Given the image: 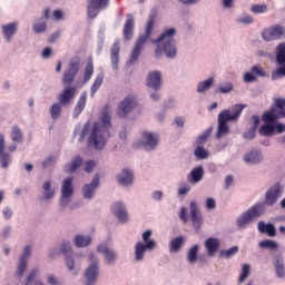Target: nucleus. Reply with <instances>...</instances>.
I'll return each instance as SVG.
<instances>
[{
	"mask_svg": "<svg viewBox=\"0 0 285 285\" xmlns=\"http://www.w3.org/2000/svg\"><path fill=\"white\" fill-rule=\"evenodd\" d=\"M79 70H81V58L75 56L69 60L67 69L63 71L61 78L63 89L58 95V101L62 104V106H70V102L75 101V97H77V86L72 83H75Z\"/></svg>",
	"mask_w": 285,
	"mask_h": 285,
	"instance_id": "obj_1",
	"label": "nucleus"
},
{
	"mask_svg": "<svg viewBox=\"0 0 285 285\" xmlns=\"http://www.w3.org/2000/svg\"><path fill=\"white\" fill-rule=\"evenodd\" d=\"M110 128H112V116H110V108L104 107L99 122H95L91 132L87 140L88 148L95 150H104L107 138L110 137Z\"/></svg>",
	"mask_w": 285,
	"mask_h": 285,
	"instance_id": "obj_2",
	"label": "nucleus"
},
{
	"mask_svg": "<svg viewBox=\"0 0 285 285\" xmlns=\"http://www.w3.org/2000/svg\"><path fill=\"white\" fill-rule=\"evenodd\" d=\"M175 35H177V29L169 28L151 41V43H156L154 51L155 59L159 60L164 55L167 59H177V41L174 38Z\"/></svg>",
	"mask_w": 285,
	"mask_h": 285,
	"instance_id": "obj_3",
	"label": "nucleus"
},
{
	"mask_svg": "<svg viewBox=\"0 0 285 285\" xmlns=\"http://www.w3.org/2000/svg\"><path fill=\"white\" fill-rule=\"evenodd\" d=\"M244 108H246V105H234L232 109H224L219 112L216 139L230 135L228 121H238L242 112H244Z\"/></svg>",
	"mask_w": 285,
	"mask_h": 285,
	"instance_id": "obj_4",
	"label": "nucleus"
},
{
	"mask_svg": "<svg viewBox=\"0 0 285 285\" xmlns=\"http://www.w3.org/2000/svg\"><path fill=\"white\" fill-rule=\"evenodd\" d=\"M142 242H137L134 246V261L141 264L146 259L147 253H153L157 248V240L153 238L151 229H147L141 235Z\"/></svg>",
	"mask_w": 285,
	"mask_h": 285,
	"instance_id": "obj_5",
	"label": "nucleus"
},
{
	"mask_svg": "<svg viewBox=\"0 0 285 285\" xmlns=\"http://www.w3.org/2000/svg\"><path fill=\"white\" fill-rule=\"evenodd\" d=\"M88 266L85 269V285H96L99 279V256L95 253H89L87 255Z\"/></svg>",
	"mask_w": 285,
	"mask_h": 285,
	"instance_id": "obj_6",
	"label": "nucleus"
},
{
	"mask_svg": "<svg viewBox=\"0 0 285 285\" xmlns=\"http://www.w3.org/2000/svg\"><path fill=\"white\" fill-rule=\"evenodd\" d=\"M279 119H285V98H274L271 109L263 114L265 124H275Z\"/></svg>",
	"mask_w": 285,
	"mask_h": 285,
	"instance_id": "obj_7",
	"label": "nucleus"
},
{
	"mask_svg": "<svg viewBox=\"0 0 285 285\" xmlns=\"http://www.w3.org/2000/svg\"><path fill=\"white\" fill-rule=\"evenodd\" d=\"M266 213V206L263 203H257L250 208H248L245 213H243L236 220L238 228H246L249 222L253 219H257L262 217Z\"/></svg>",
	"mask_w": 285,
	"mask_h": 285,
	"instance_id": "obj_8",
	"label": "nucleus"
},
{
	"mask_svg": "<svg viewBox=\"0 0 285 285\" xmlns=\"http://www.w3.org/2000/svg\"><path fill=\"white\" fill-rule=\"evenodd\" d=\"M72 181H75L73 177H68L62 180L61 196L59 200V206L62 212L66 210L68 206H70V199H72V195H75V187H72Z\"/></svg>",
	"mask_w": 285,
	"mask_h": 285,
	"instance_id": "obj_9",
	"label": "nucleus"
},
{
	"mask_svg": "<svg viewBox=\"0 0 285 285\" xmlns=\"http://www.w3.org/2000/svg\"><path fill=\"white\" fill-rule=\"evenodd\" d=\"M276 63L279 67L277 70L272 72V81H277L279 77H285V43L281 42L275 49Z\"/></svg>",
	"mask_w": 285,
	"mask_h": 285,
	"instance_id": "obj_10",
	"label": "nucleus"
},
{
	"mask_svg": "<svg viewBox=\"0 0 285 285\" xmlns=\"http://www.w3.org/2000/svg\"><path fill=\"white\" fill-rule=\"evenodd\" d=\"M282 195H284V187L282 183H275L267 189L265 194V204L263 205L269 207L275 206V204L279 202V197H282Z\"/></svg>",
	"mask_w": 285,
	"mask_h": 285,
	"instance_id": "obj_11",
	"label": "nucleus"
},
{
	"mask_svg": "<svg viewBox=\"0 0 285 285\" xmlns=\"http://www.w3.org/2000/svg\"><path fill=\"white\" fill-rule=\"evenodd\" d=\"M140 146L146 150V153L157 150V146H159V134L153 131H142Z\"/></svg>",
	"mask_w": 285,
	"mask_h": 285,
	"instance_id": "obj_12",
	"label": "nucleus"
},
{
	"mask_svg": "<svg viewBox=\"0 0 285 285\" xmlns=\"http://www.w3.org/2000/svg\"><path fill=\"white\" fill-rule=\"evenodd\" d=\"M97 253L104 255V262L106 266H115L119 261V253L108 247L106 243H101L100 245L97 246Z\"/></svg>",
	"mask_w": 285,
	"mask_h": 285,
	"instance_id": "obj_13",
	"label": "nucleus"
},
{
	"mask_svg": "<svg viewBox=\"0 0 285 285\" xmlns=\"http://www.w3.org/2000/svg\"><path fill=\"white\" fill-rule=\"evenodd\" d=\"M116 181L122 188H130V186L135 185V170H132L130 167H124L116 175Z\"/></svg>",
	"mask_w": 285,
	"mask_h": 285,
	"instance_id": "obj_14",
	"label": "nucleus"
},
{
	"mask_svg": "<svg viewBox=\"0 0 285 285\" xmlns=\"http://www.w3.org/2000/svg\"><path fill=\"white\" fill-rule=\"evenodd\" d=\"M189 215L193 228H195V230H199L204 225V216L202 215L199 205H197V202L195 200L189 203Z\"/></svg>",
	"mask_w": 285,
	"mask_h": 285,
	"instance_id": "obj_15",
	"label": "nucleus"
},
{
	"mask_svg": "<svg viewBox=\"0 0 285 285\" xmlns=\"http://www.w3.org/2000/svg\"><path fill=\"white\" fill-rule=\"evenodd\" d=\"M262 37L264 41H277L285 37V27L281 24H274L269 28H266L262 31Z\"/></svg>",
	"mask_w": 285,
	"mask_h": 285,
	"instance_id": "obj_16",
	"label": "nucleus"
},
{
	"mask_svg": "<svg viewBox=\"0 0 285 285\" xmlns=\"http://www.w3.org/2000/svg\"><path fill=\"white\" fill-rule=\"evenodd\" d=\"M2 39L7 43H12L14 36L19 32V21L7 22L0 26Z\"/></svg>",
	"mask_w": 285,
	"mask_h": 285,
	"instance_id": "obj_17",
	"label": "nucleus"
},
{
	"mask_svg": "<svg viewBox=\"0 0 285 285\" xmlns=\"http://www.w3.org/2000/svg\"><path fill=\"white\" fill-rule=\"evenodd\" d=\"M101 178L99 174H96L89 184H85L82 187V197L88 202L95 199V195L97 193V188L100 186Z\"/></svg>",
	"mask_w": 285,
	"mask_h": 285,
	"instance_id": "obj_18",
	"label": "nucleus"
},
{
	"mask_svg": "<svg viewBox=\"0 0 285 285\" xmlns=\"http://www.w3.org/2000/svg\"><path fill=\"white\" fill-rule=\"evenodd\" d=\"M257 77H261L262 79H266V77H268L266 70H264L259 65L253 66L250 71L245 72L243 81L245 83H255V81H257Z\"/></svg>",
	"mask_w": 285,
	"mask_h": 285,
	"instance_id": "obj_19",
	"label": "nucleus"
},
{
	"mask_svg": "<svg viewBox=\"0 0 285 285\" xmlns=\"http://www.w3.org/2000/svg\"><path fill=\"white\" fill-rule=\"evenodd\" d=\"M111 212L120 224H128L130 217L126 204L124 202H116L111 205Z\"/></svg>",
	"mask_w": 285,
	"mask_h": 285,
	"instance_id": "obj_20",
	"label": "nucleus"
},
{
	"mask_svg": "<svg viewBox=\"0 0 285 285\" xmlns=\"http://www.w3.org/2000/svg\"><path fill=\"white\" fill-rule=\"evenodd\" d=\"M137 108V100L132 97H127L118 105V117H121L125 119V117H128L131 111Z\"/></svg>",
	"mask_w": 285,
	"mask_h": 285,
	"instance_id": "obj_21",
	"label": "nucleus"
},
{
	"mask_svg": "<svg viewBox=\"0 0 285 285\" xmlns=\"http://www.w3.org/2000/svg\"><path fill=\"white\" fill-rule=\"evenodd\" d=\"M108 8V0H89L87 12L89 19H97L101 10Z\"/></svg>",
	"mask_w": 285,
	"mask_h": 285,
	"instance_id": "obj_22",
	"label": "nucleus"
},
{
	"mask_svg": "<svg viewBox=\"0 0 285 285\" xmlns=\"http://www.w3.org/2000/svg\"><path fill=\"white\" fill-rule=\"evenodd\" d=\"M12 164V156L10 153L6 151V136L0 134V168L8 170Z\"/></svg>",
	"mask_w": 285,
	"mask_h": 285,
	"instance_id": "obj_23",
	"label": "nucleus"
},
{
	"mask_svg": "<svg viewBox=\"0 0 285 285\" xmlns=\"http://www.w3.org/2000/svg\"><path fill=\"white\" fill-rule=\"evenodd\" d=\"M146 86L147 88H150V90H154L155 92H159L163 86L161 71L159 70L150 71L147 75Z\"/></svg>",
	"mask_w": 285,
	"mask_h": 285,
	"instance_id": "obj_24",
	"label": "nucleus"
},
{
	"mask_svg": "<svg viewBox=\"0 0 285 285\" xmlns=\"http://www.w3.org/2000/svg\"><path fill=\"white\" fill-rule=\"evenodd\" d=\"M243 160L249 166H259L264 161V154L259 149H252L243 156Z\"/></svg>",
	"mask_w": 285,
	"mask_h": 285,
	"instance_id": "obj_25",
	"label": "nucleus"
},
{
	"mask_svg": "<svg viewBox=\"0 0 285 285\" xmlns=\"http://www.w3.org/2000/svg\"><path fill=\"white\" fill-rule=\"evenodd\" d=\"M121 50V45L119 40H115V42L110 47V61L112 70H119V52Z\"/></svg>",
	"mask_w": 285,
	"mask_h": 285,
	"instance_id": "obj_26",
	"label": "nucleus"
},
{
	"mask_svg": "<svg viewBox=\"0 0 285 285\" xmlns=\"http://www.w3.org/2000/svg\"><path fill=\"white\" fill-rule=\"evenodd\" d=\"M135 32V18L132 14H127V20L125 21L122 35L126 41L132 40V35Z\"/></svg>",
	"mask_w": 285,
	"mask_h": 285,
	"instance_id": "obj_27",
	"label": "nucleus"
},
{
	"mask_svg": "<svg viewBox=\"0 0 285 285\" xmlns=\"http://www.w3.org/2000/svg\"><path fill=\"white\" fill-rule=\"evenodd\" d=\"M86 101H88V94L82 91L72 111L73 119H77V117L83 112L86 109Z\"/></svg>",
	"mask_w": 285,
	"mask_h": 285,
	"instance_id": "obj_28",
	"label": "nucleus"
},
{
	"mask_svg": "<svg viewBox=\"0 0 285 285\" xmlns=\"http://www.w3.org/2000/svg\"><path fill=\"white\" fill-rule=\"evenodd\" d=\"M92 244V236L83 235V234H76L73 236V245L76 248H88Z\"/></svg>",
	"mask_w": 285,
	"mask_h": 285,
	"instance_id": "obj_29",
	"label": "nucleus"
},
{
	"mask_svg": "<svg viewBox=\"0 0 285 285\" xmlns=\"http://www.w3.org/2000/svg\"><path fill=\"white\" fill-rule=\"evenodd\" d=\"M258 233H262L263 235H268V237H275L277 235V229L275 228V225L273 223H265L263 220H259L257 224Z\"/></svg>",
	"mask_w": 285,
	"mask_h": 285,
	"instance_id": "obj_30",
	"label": "nucleus"
},
{
	"mask_svg": "<svg viewBox=\"0 0 285 285\" xmlns=\"http://www.w3.org/2000/svg\"><path fill=\"white\" fill-rule=\"evenodd\" d=\"M204 175H205L204 166L200 165V166L193 168L188 175L189 184H194V185L199 184V181H202V179H204Z\"/></svg>",
	"mask_w": 285,
	"mask_h": 285,
	"instance_id": "obj_31",
	"label": "nucleus"
},
{
	"mask_svg": "<svg viewBox=\"0 0 285 285\" xmlns=\"http://www.w3.org/2000/svg\"><path fill=\"white\" fill-rule=\"evenodd\" d=\"M81 164H83V158H81V156H76L70 163L65 165V173H68V175L77 173V170L81 168Z\"/></svg>",
	"mask_w": 285,
	"mask_h": 285,
	"instance_id": "obj_32",
	"label": "nucleus"
},
{
	"mask_svg": "<svg viewBox=\"0 0 285 285\" xmlns=\"http://www.w3.org/2000/svg\"><path fill=\"white\" fill-rule=\"evenodd\" d=\"M205 248L209 257H213L217 250H219V239L209 237L205 242Z\"/></svg>",
	"mask_w": 285,
	"mask_h": 285,
	"instance_id": "obj_33",
	"label": "nucleus"
},
{
	"mask_svg": "<svg viewBox=\"0 0 285 285\" xmlns=\"http://www.w3.org/2000/svg\"><path fill=\"white\" fill-rule=\"evenodd\" d=\"M213 86H215V77H209L197 83L196 91L198 95H203V92H208Z\"/></svg>",
	"mask_w": 285,
	"mask_h": 285,
	"instance_id": "obj_34",
	"label": "nucleus"
},
{
	"mask_svg": "<svg viewBox=\"0 0 285 285\" xmlns=\"http://www.w3.org/2000/svg\"><path fill=\"white\" fill-rule=\"evenodd\" d=\"M186 244L184 236H177L169 242V253H179L181 247Z\"/></svg>",
	"mask_w": 285,
	"mask_h": 285,
	"instance_id": "obj_35",
	"label": "nucleus"
},
{
	"mask_svg": "<svg viewBox=\"0 0 285 285\" xmlns=\"http://www.w3.org/2000/svg\"><path fill=\"white\" fill-rule=\"evenodd\" d=\"M32 31L35 35H43V32L48 31V22L43 18L36 19L32 23Z\"/></svg>",
	"mask_w": 285,
	"mask_h": 285,
	"instance_id": "obj_36",
	"label": "nucleus"
},
{
	"mask_svg": "<svg viewBox=\"0 0 285 285\" xmlns=\"http://www.w3.org/2000/svg\"><path fill=\"white\" fill-rule=\"evenodd\" d=\"M274 267H275L276 277H278V279H282L283 277H285L284 257L276 256L274 258Z\"/></svg>",
	"mask_w": 285,
	"mask_h": 285,
	"instance_id": "obj_37",
	"label": "nucleus"
},
{
	"mask_svg": "<svg viewBox=\"0 0 285 285\" xmlns=\"http://www.w3.org/2000/svg\"><path fill=\"white\" fill-rule=\"evenodd\" d=\"M10 139L13 144H23V131L17 125L11 127Z\"/></svg>",
	"mask_w": 285,
	"mask_h": 285,
	"instance_id": "obj_38",
	"label": "nucleus"
},
{
	"mask_svg": "<svg viewBox=\"0 0 285 285\" xmlns=\"http://www.w3.org/2000/svg\"><path fill=\"white\" fill-rule=\"evenodd\" d=\"M42 198L45 202H50L55 197V188H52V181L47 180L42 185Z\"/></svg>",
	"mask_w": 285,
	"mask_h": 285,
	"instance_id": "obj_39",
	"label": "nucleus"
},
{
	"mask_svg": "<svg viewBox=\"0 0 285 285\" xmlns=\"http://www.w3.org/2000/svg\"><path fill=\"white\" fill-rule=\"evenodd\" d=\"M63 110V104L61 102H55L49 108V115L53 121H57L59 117H61V112Z\"/></svg>",
	"mask_w": 285,
	"mask_h": 285,
	"instance_id": "obj_40",
	"label": "nucleus"
},
{
	"mask_svg": "<svg viewBox=\"0 0 285 285\" xmlns=\"http://www.w3.org/2000/svg\"><path fill=\"white\" fill-rule=\"evenodd\" d=\"M258 132L262 137H273L275 135L274 122H266L262 125Z\"/></svg>",
	"mask_w": 285,
	"mask_h": 285,
	"instance_id": "obj_41",
	"label": "nucleus"
},
{
	"mask_svg": "<svg viewBox=\"0 0 285 285\" xmlns=\"http://www.w3.org/2000/svg\"><path fill=\"white\" fill-rule=\"evenodd\" d=\"M92 75H95V66L92 65V60H89L85 67L82 83H88L92 79Z\"/></svg>",
	"mask_w": 285,
	"mask_h": 285,
	"instance_id": "obj_42",
	"label": "nucleus"
},
{
	"mask_svg": "<svg viewBox=\"0 0 285 285\" xmlns=\"http://www.w3.org/2000/svg\"><path fill=\"white\" fill-rule=\"evenodd\" d=\"M258 247L262 248V250H277L279 244L273 239H265L258 243Z\"/></svg>",
	"mask_w": 285,
	"mask_h": 285,
	"instance_id": "obj_43",
	"label": "nucleus"
},
{
	"mask_svg": "<svg viewBox=\"0 0 285 285\" xmlns=\"http://www.w3.org/2000/svg\"><path fill=\"white\" fill-rule=\"evenodd\" d=\"M102 83H104V75L98 73L94 83L90 87V97H95V95H97V91L101 88Z\"/></svg>",
	"mask_w": 285,
	"mask_h": 285,
	"instance_id": "obj_44",
	"label": "nucleus"
},
{
	"mask_svg": "<svg viewBox=\"0 0 285 285\" xmlns=\"http://www.w3.org/2000/svg\"><path fill=\"white\" fill-rule=\"evenodd\" d=\"M197 255H199V245H194L187 252V262H188V264H196L197 263Z\"/></svg>",
	"mask_w": 285,
	"mask_h": 285,
	"instance_id": "obj_45",
	"label": "nucleus"
},
{
	"mask_svg": "<svg viewBox=\"0 0 285 285\" xmlns=\"http://www.w3.org/2000/svg\"><path fill=\"white\" fill-rule=\"evenodd\" d=\"M235 87L233 86V82L230 81H225L218 85L216 92H220V95H228L233 92V89Z\"/></svg>",
	"mask_w": 285,
	"mask_h": 285,
	"instance_id": "obj_46",
	"label": "nucleus"
},
{
	"mask_svg": "<svg viewBox=\"0 0 285 285\" xmlns=\"http://www.w3.org/2000/svg\"><path fill=\"white\" fill-rule=\"evenodd\" d=\"M60 253H62L65 257H70L75 255V253L72 252V243H70V240H63L60 246Z\"/></svg>",
	"mask_w": 285,
	"mask_h": 285,
	"instance_id": "obj_47",
	"label": "nucleus"
},
{
	"mask_svg": "<svg viewBox=\"0 0 285 285\" xmlns=\"http://www.w3.org/2000/svg\"><path fill=\"white\" fill-rule=\"evenodd\" d=\"M139 57H141V49H139V47H134L131 53H130V58L128 60V66H135V63H137V61H139Z\"/></svg>",
	"mask_w": 285,
	"mask_h": 285,
	"instance_id": "obj_48",
	"label": "nucleus"
},
{
	"mask_svg": "<svg viewBox=\"0 0 285 285\" xmlns=\"http://www.w3.org/2000/svg\"><path fill=\"white\" fill-rule=\"evenodd\" d=\"M26 271H28V261L19 259L16 276L22 277L23 275H26Z\"/></svg>",
	"mask_w": 285,
	"mask_h": 285,
	"instance_id": "obj_49",
	"label": "nucleus"
},
{
	"mask_svg": "<svg viewBox=\"0 0 285 285\" xmlns=\"http://www.w3.org/2000/svg\"><path fill=\"white\" fill-rule=\"evenodd\" d=\"M238 253H239V247L233 246L228 249L220 250V257H226V259H230V257H233V255H237Z\"/></svg>",
	"mask_w": 285,
	"mask_h": 285,
	"instance_id": "obj_50",
	"label": "nucleus"
},
{
	"mask_svg": "<svg viewBox=\"0 0 285 285\" xmlns=\"http://www.w3.org/2000/svg\"><path fill=\"white\" fill-rule=\"evenodd\" d=\"M248 275H250V265L244 264L242 266V274L238 277L239 284H244V282H246V279H248Z\"/></svg>",
	"mask_w": 285,
	"mask_h": 285,
	"instance_id": "obj_51",
	"label": "nucleus"
},
{
	"mask_svg": "<svg viewBox=\"0 0 285 285\" xmlns=\"http://www.w3.org/2000/svg\"><path fill=\"white\" fill-rule=\"evenodd\" d=\"M196 159H208V151L202 145H198L194 150Z\"/></svg>",
	"mask_w": 285,
	"mask_h": 285,
	"instance_id": "obj_52",
	"label": "nucleus"
},
{
	"mask_svg": "<svg viewBox=\"0 0 285 285\" xmlns=\"http://www.w3.org/2000/svg\"><path fill=\"white\" fill-rule=\"evenodd\" d=\"M212 134H213V127H209L200 136H198V138L196 140L197 146H202V145L206 144V141L208 140V137H210Z\"/></svg>",
	"mask_w": 285,
	"mask_h": 285,
	"instance_id": "obj_53",
	"label": "nucleus"
},
{
	"mask_svg": "<svg viewBox=\"0 0 285 285\" xmlns=\"http://www.w3.org/2000/svg\"><path fill=\"white\" fill-rule=\"evenodd\" d=\"M250 12H253V14H265V12H268V6L267 4H252Z\"/></svg>",
	"mask_w": 285,
	"mask_h": 285,
	"instance_id": "obj_54",
	"label": "nucleus"
},
{
	"mask_svg": "<svg viewBox=\"0 0 285 285\" xmlns=\"http://www.w3.org/2000/svg\"><path fill=\"white\" fill-rule=\"evenodd\" d=\"M38 275H39V268L31 269L22 285H32V282L37 279Z\"/></svg>",
	"mask_w": 285,
	"mask_h": 285,
	"instance_id": "obj_55",
	"label": "nucleus"
},
{
	"mask_svg": "<svg viewBox=\"0 0 285 285\" xmlns=\"http://www.w3.org/2000/svg\"><path fill=\"white\" fill-rule=\"evenodd\" d=\"M255 19H253L249 14H244L236 19V23H242L243 26H250L254 23Z\"/></svg>",
	"mask_w": 285,
	"mask_h": 285,
	"instance_id": "obj_56",
	"label": "nucleus"
},
{
	"mask_svg": "<svg viewBox=\"0 0 285 285\" xmlns=\"http://www.w3.org/2000/svg\"><path fill=\"white\" fill-rule=\"evenodd\" d=\"M256 135H257V129L250 127L249 129L243 132V139L250 141L255 139Z\"/></svg>",
	"mask_w": 285,
	"mask_h": 285,
	"instance_id": "obj_57",
	"label": "nucleus"
},
{
	"mask_svg": "<svg viewBox=\"0 0 285 285\" xmlns=\"http://www.w3.org/2000/svg\"><path fill=\"white\" fill-rule=\"evenodd\" d=\"M90 130V121H87L83 127H82V131L80 132V136L78 138L79 144H83V141L86 140V136L88 135Z\"/></svg>",
	"mask_w": 285,
	"mask_h": 285,
	"instance_id": "obj_58",
	"label": "nucleus"
},
{
	"mask_svg": "<svg viewBox=\"0 0 285 285\" xmlns=\"http://www.w3.org/2000/svg\"><path fill=\"white\" fill-rule=\"evenodd\" d=\"M178 217H179L180 222H183V224H188L189 218H188V209L186 208V206L180 207Z\"/></svg>",
	"mask_w": 285,
	"mask_h": 285,
	"instance_id": "obj_59",
	"label": "nucleus"
},
{
	"mask_svg": "<svg viewBox=\"0 0 285 285\" xmlns=\"http://www.w3.org/2000/svg\"><path fill=\"white\" fill-rule=\"evenodd\" d=\"M149 38H150V36L147 33L139 36V38L136 41L135 47L139 48L141 50L144 48V45L148 41Z\"/></svg>",
	"mask_w": 285,
	"mask_h": 285,
	"instance_id": "obj_60",
	"label": "nucleus"
},
{
	"mask_svg": "<svg viewBox=\"0 0 285 285\" xmlns=\"http://www.w3.org/2000/svg\"><path fill=\"white\" fill-rule=\"evenodd\" d=\"M273 124H274V132H276V135H284L285 124L278 122L277 120H275Z\"/></svg>",
	"mask_w": 285,
	"mask_h": 285,
	"instance_id": "obj_61",
	"label": "nucleus"
},
{
	"mask_svg": "<svg viewBox=\"0 0 285 285\" xmlns=\"http://www.w3.org/2000/svg\"><path fill=\"white\" fill-rule=\"evenodd\" d=\"M56 161H57L56 156H48L45 160L41 161V166L42 168H48L52 166V164H55Z\"/></svg>",
	"mask_w": 285,
	"mask_h": 285,
	"instance_id": "obj_62",
	"label": "nucleus"
},
{
	"mask_svg": "<svg viewBox=\"0 0 285 285\" xmlns=\"http://www.w3.org/2000/svg\"><path fill=\"white\" fill-rule=\"evenodd\" d=\"M65 262L68 271H75V255L65 256Z\"/></svg>",
	"mask_w": 285,
	"mask_h": 285,
	"instance_id": "obj_63",
	"label": "nucleus"
},
{
	"mask_svg": "<svg viewBox=\"0 0 285 285\" xmlns=\"http://www.w3.org/2000/svg\"><path fill=\"white\" fill-rule=\"evenodd\" d=\"M47 284H49V285H61V283L59 282V278H57V276H55V274H48L47 275Z\"/></svg>",
	"mask_w": 285,
	"mask_h": 285,
	"instance_id": "obj_64",
	"label": "nucleus"
}]
</instances>
